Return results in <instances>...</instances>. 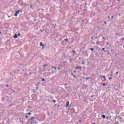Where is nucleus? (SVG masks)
<instances>
[{"label":"nucleus","instance_id":"obj_1","mask_svg":"<svg viewBox=\"0 0 124 124\" xmlns=\"http://www.w3.org/2000/svg\"><path fill=\"white\" fill-rule=\"evenodd\" d=\"M47 45L45 44L44 45L42 42H41L40 44V46H41V47H42V49H44V48H45V46H46Z\"/></svg>","mask_w":124,"mask_h":124},{"label":"nucleus","instance_id":"obj_2","mask_svg":"<svg viewBox=\"0 0 124 124\" xmlns=\"http://www.w3.org/2000/svg\"><path fill=\"white\" fill-rule=\"evenodd\" d=\"M36 118H35L34 117H32L31 118L29 119V121H31V122H32V121H33V120H34V119H36Z\"/></svg>","mask_w":124,"mask_h":124},{"label":"nucleus","instance_id":"obj_3","mask_svg":"<svg viewBox=\"0 0 124 124\" xmlns=\"http://www.w3.org/2000/svg\"><path fill=\"white\" fill-rule=\"evenodd\" d=\"M22 12L21 10H18L16 11V14H19L20 13V12Z\"/></svg>","mask_w":124,"mask_h":124},{"label":"nucleus","instance_id":"obj_4","mask_svg":"<svg viewBox=\"0 0 124 124\" xmlns=\"http://www.w3.org/2000/svg\"><path fill=\"white\" fill-rule=\"evenodd\" d=\"M14 38H15V39L18 38V35L17 34H15L14 36Z\"/></svg>","mask_w":124,"mask_h":124},{"label":"nucleus","instance_id":"obj_5","mask_svg":"<svg viewBox=\"0 0 124 124\" xmlns=\"http://www.w3.org/2000/svg\"><path fill=\"white\" fill-rule=\"evenodd\" d=\"M72 52H73L72 56H73V57H74V56H75L74 54L76 55L77 53H76V52H75V50H73Z\"/></svg>","mask_w":124,"mask_h":124},{"label":"nucleus","instance_id":"obj_6","mask_svg":"<svg viewBox=\"0 0 124 124\" xmlns=\"http://www.w3.org/2000/svg\"><path fill=\"white\" fill-rule=\"evenodd\" d=\"M69 106V101H67L66 102V108H67Z\"/></svg>","mask_w":124,"mask_h":124},{"label":"nucleus","instance_id":"obj_7","mask_svg":"<svg viewBox=\"0 0 124 124\" xmlns=\"http://www.w3.org/2000/svg\"><path fill=\"white\" fill-rule=\"evenodd\" d=\"M103 78H104V80H103V82H106V77L104 76V77H103Z\"/></svg>","mask_w":124,"mask_h":124},{"label":"nucleus","instance_id":"obj_8","mask_svg":"<svg viewBox=\"0 0 124 124\" xmlns=\"http://www.w3.org/2000/svg\"><path fill=\"white\" fill-rule=\"evenodd\" d=\"M77 69H82V68L81 67L77 66V67H76V70H77Z\"/></svg>","mask_w":124,"mask_h":124},{"label":"nucleus","instance_id":"obj_9","mask_svg":"<svg viewBox=\"0 0 124 124\" xmlns=\"http://www.w3.org/2000/svg\"><path fill=\"white\" fill-rule=\"evenodd\" d=\"M101 117H102V118H103V119H106V116H105V115H104V114H102V115H101Z\"/></svg>","mask_w":124,"mask_h":124},{"label":"nucleus","instance_id":"obj_10","mask_svg":"<svg viewBox=\"0 0 124 124\" xmlns=\"http://www.w3.org/2000/svg\"><path fill=\"white\" fill-rule=\"evenodd\" d=\"M77 14H78V12H76L74 13V16H77Z\"/></svg>","mask_w":124,"mask_h":124},{"label":"nucleus","instance_id":"obj_11","mask_svg":"<svg viewBox=\"0 0 124 124\" xmlns=\"http://www.w3.org/2000/svg\"><path fill=\"white\" fill-rule=\"evenodd\" d=\"M25 115H28V116H30V115H31V113L29 112L28 113H26Z\"/></svg>","mask_w":124,"mask_h":124},{"label":"nucleus","instance_id":"obj_12","mask_svg":"<svg viewBox=\"0 0 124 124\" xmlns=\"http://www.w3.org/2000/svg\"><path fill=\"white\" fill-rule=\"evenodd\" d=\"M42 66H44V68H45V67L48 66V64L43 65Z\"/></svg>","mask_w":124,"mask_h":124},{"label":"nucleus","instance_id":"obj_13","mask_svg":"<svg viewBox=\"0 0 124 124\" xmlns=\"http://www.w3.org/2000/svg\"><path fill=\"white\" fill-rule=\"evenodd\" d=\"M89 50H91V51H94V48H89Z\"/></svg>","mask_w":124,"mask_h":124},{"label":"nucleus","instance_id":"obj_14","mask_svg":"<svg viewBox=\"0 0 124 124\" xmlns=\"http://www.w3.org/2000/svg\"><path fill=\"white\" fill-rule=\"evenodd\" d=\"M71 75H72L74 78H76V76H75V75H73V73H72L71 74Z\"/></svg>","mask_w":124,"mask_h":124},{"label":"nucleus","instance_id":"obj_15","mask_svg":"<svg viewBox=\"0 0 124 124\" xmlns=\"http://www.w3.org/2000/svg\"><path fill=\"white\" fill-rule=\"evenodd\" d=\"M51 68H54L55 70H56V69H57V67H56L55 66H52Z\"/></svg>","mask_w":124,"mask_h":124},{"label":"nucleus","instance_id":"obj_16","mask_svg":"<svg viewBox=\"0 0 124 124\" xmlns=\"http://www.w3.org/2000/svg\"><path fill=\"white\" fill-rule=\"evenodd\" d=\"M102 86H103V87H105V86H106V83H103V84H102Z\"/></svg>","mask_w":124,"mask_h":124},{"label":"nucleus","instance_id":"obj_17","mask_svg":"<svg viewBox=\"0 0 124 124\" xmlns=\"http://www.w3.org/2000/svg\"><path fill=\"white\" fill-rule=\"evenodd\" d=\"M14 16H15V17H17V16H18V14L16 13L15 14V15H14Z\"/></svg>","mask_w":124,"mask_h":124},{"label":"nucleus","instance_id":"obj_18","mask_svg":"<svg viewBox=\"0 0 124 124\" xmlns=\"http://www.w3.org/2000/svg\"><path fill=\"white\" fill-rule=\"evenodd\" d=\"M86 79V80H90V79H91V78H85Z\"/></svg>","mask_w":124,"mask_h":124},{"label":"nucleus","instance_id":"obj_19","mask_svg":"<svg viewBox=\"0 0 124 124\" xmlns=\"http://www.w3.org/2000/svg\"><path fill=\"white\" fill-rule=\"evenodd\" d=\"M109 81H110L111 80H112V79H113V78L112 77H110L108 78Z\"/></svg>","mask_w":124,"mask_h":124},{"label":"nucleus","instance_id":"obj_20","mask_svg":"<svg viewBox=\"0 0 124 124\" xmlns=\"http://www.w3.org/2000/svg\"><path fill=\"white\" fill-rule=\"evenodd\" d=\"M52 102L54 103H56V102H57V101H56V100H53L52 101Z\"/></svg>","mask_w":124,"mask_h":124},{"label":"nucleus","instance_id":"obj_21","mask_svg":"<svg viewBox=\"0 0 124 124\" xmlns=\"http://www.w3.org/2000/svg\"><path fill=\"white\" fill-rule=\"evenodd\" d=\"M25 118L26 119H28L29 118V116H28V115H26Z\"/></svg>","mask_w":124,"mask_h":124},{"label":"nucleus","instance_id":"obj_22","mask_svg":"<svg viewBox=\"0 0 124 124\" xmlns=\"http://www.w3.org/2000/svg\"><path fill=\"white\" fill-rule=\"evenodd\" d=\"M17 36H21V34L20 33H18L17 34Z\"/></svg>","mask_w":124,"mask_h":124},{"label":"nucleus","instance_id":"obj_23","mask_svg":"<svg viewBox=\"0 0 124 124\" xmlns=\"http://www.w3.org/2000/svg\"><path fill=\"white\" fill-rule=\"evenodd\" d=\"M113 124H119V122H116V123H114Z\"/></svg>","mask_w":124,"mask_h":124},{"label":"nucleus","instance_id":"obj_24","mask_svg":"<svg viewBox=\"0 0 124 124\" xmlns=\"http://www.w3.org/2000/svg\"><path fill=\"white\" fill-rule=\"evenodd\" d=\"M100 78H101V79H102V78H103L104 76L102 75H101V76H100Z\"/></svg>","mask_w":124,"mask_h":124},{"label":"nucleus","instance_id":"obj_25","mask_svg":"<svg viewBox=\"0 0 124 124\" xmlns=\"http://www.w3.org/2000/svg\"><path fill=\"white\" fill-rule=\"evenodd\" d=\"M15 93V91H13L11 93H10V95H11V93Z\"/></svg>","mask_w":124,"mask_h":124},{"label":"nucleus","instance_id":"obj_26","mask_svg":"<svg viewBox=\"0 0 124 124\" xmlns=\"http://www.w3.org/2000/svg\"><path fill=\"white\" fill-rule=\"evenodd\" d=\"M11 106H13V104H11L9 106V107H11Z\"/></svg>","mask_w":124,"mask_h":124},{"label":"nucleus","instance_id":"obj_27","mask_svg":"<svg viewBox=\"0 0 124 124\" xmlns=\"http://www.w3.org/2000/svg\"><path fill=\"white\" fill-rule=\"evenodd\" d=\"M99 43V42L97 41L96 43V45H98Z\"/></svg>","mask_w":124,"mask_h":124},{"label":"nucleus","instance_id":"obj_28","mask_svg":"<svg viewBox=\"0 0 124 124\" xmlns=\"http://www.w3.org/2000/svg\"><path fill=\"white\" fill-rule=\"evenodd\" d=\"M6 88H9V85L8 84H7L6 85Z\"/></svg>","mask_w":124,"mask_h":124},{"label":"nucleus","instance_id":"obj_29","mask_svg":"<svg viewBox=\"0 0 124 124\" xmlns=\"http://www.w3.org/2000/svg\"><path fill=\"white\" fill-rule=\"evenodd\" d=\"M39 84H40V82H38L37 84L36 85V86L37 87Z\"/></svg>","mask_w":124,"mask_h":124},{"label":"nucleus","instance_id":"obj_30","mask_svg":"<svg viewBox=\"0 0 124 124\" xmlns=\"http://www.w3.org/2000/svg\"><path fill=\"white\" fill-rule=\"evenodd\" d=\"M64 41H68V39H65Z\"/></svg>","mask_w":124,"mask_h":124},{"label":"nucleus","instance_id":"obj_31","mask_svg":"<svg viewBox=\"0 0 124 124\" xmlns=\"http://www.w3.org/2000/svg\"><path fill=\"white\" fill-rule=\"evenodd\" d=\"M28 108H31H31H32V107H31L30 106H28Z\"/></svg>","mask_w":124,"mask_h":124},{"label":"nucleus","instance_id":"obj_32","mask_svg":"<svg viewBox=\"0 0 124 124\" xmlns=\"http://www.w3.org/2000/svg\"><path fill=\"white\" fill-rule=\"evenodd\" d=\"M121 40H122V41H124V37L123 38H122L121 39Z\"/></svg>","mask_w":124,"mask_h":124},{"label":"nucleus","instance_id":"obj_33","mask_svg":"<svg viewBox=\"0 0 124 124\" xmlns=\"http://www.w3.org/2000/svg\"><path fill=\"white\" fill-rule=\"evenodd\" d=\"M42 81L43 82H44V81H45V79L43 78V79H42Z\"/></svg>","mask_w":124,"mask_h":124},{"label":"nucleus","instance_id":"obj_34","mask_svg":"<svg viewBox=\"0 0 124 124\" xmlns=\"http://www.w3.org/2000/svg\"><path fill=\"white\" fill-rule=\"evenodd\" d=\"M32 7V5H31V4H30V8H31Z\"/></svg>","mask_w":124,"mask_h":124},{"label":"nucleus","instance_id":"obj_35","mask_svg":"<svg viewBox=\"0 0 124 124\" xmlns=\"http://www.w3.org/2000/svg\"><path fill=\"white\" fill-rule=\"evenodd\" d=\"M106 119H107V120H109V117H108V116L107 117H106Z\"/></svg>","mask_w":124,"mask_h":124},{"label":"nucleus","instance_id":"obj_36","mask_svg":"<svg viewBox=\"0 0 124 124\" xmlns=\"http://www.w3.org/2000/svg\"><path fill=\"white\" fill-rule=\"evenodd\" d=\"M102 49L103 51H104V50H105V48H102Z\"/></svg>","mask_w":124,"mask_h":124},{"label":"nucleus","instance_id":"obj_37","mask_svg":"<svg viewBox=\"0 0 124 124\" xmlns=\"http://www.w3.org/2000/svg\"><path fill=\"white\" fill-rule=\"evenodd\" d=\"M117 74H119V72H116V73H115V75H117Z\"/></svg>","mask_w":124,"mask_h":124},{"label":"nucleus","instance_id":"obj_38","mask_svg":"<svg viewBox=\"0 0 124 124\" xmlns=\"http://www.w3.org/2000/svg\"><path fill=\"white\" fill-rule=\"evenodd\" d=\"M22 100L23 102H24V101H24V98H22Z\"/></svg>","mask_w":124,"mask_h":124},{"label":"nucleus","instance_id":"obj_39","mask_svg":"<svg viewBox=\"0 0 124 124\" xmlns=\"http://www.w3.org/2000/svg\"><path fill=\"white\" fill-rule=\"evenodd\" d=\"M19 65H20V66H22L24 65V64H20Z\"/></svg>","mask_w":124,"mask_h":124},{"label":"nucleus","instance_id":"obj_40","mask_svg":"<svg viewBox=\"0 0 124 124\" xmlns=\"http://www.w3.org/2000/svg\"><path fill=\"white\" fill-rule=\"evenodd\" d=\"M21 1H22V0H19L18 1V3H20V2H21Z\"/></svg>","mask_w":124,"mask_h":124},{"label":"nucleus","instance_id":"obj_41","mask_svg":"<svg viewBox=\"0 0 124 124\" xmlns=\"http://www.w3.org/2000/svg\"><path fill=\"white\" fill-rule=\"evenodd\" d=\"M56 106H57V104H55L54 108H56Z\"/></svg>","mask_w":124,"mask_h":124},{"label":"nucleus","instance_id":"obj_42","mask_svg":"<svg viewBox=\"0 0 124 124\" xmlns=\"http://www.w3.org/2000/svg\"><path fill=\"white\" fill-rule=\"evenodd\" d=\"M82 64H85V62H82Z\"/></svg>","mask_w":124,"mask_h":124},{"label":"nucleus","instance_id":"obj_43","mask_svg":"<svg viewBox=\"0 0 124 124\" xmlns=\"http://www.w3.org/2000/svg\"><path fill=\"white\" fill-rule=\"evenodd\" d=\"M60 69H61V68L60 67H58L57 70H60Z\"/></svg>","mask_w":124,"mask_h":124},{"label":"nucleus","instance_id":"obj_44","mask_svg":"<svg viewBox=\"0 0 124 124\" xmlns=\"http://www.w3.org/2000/svg\"><path fill=\"white\" fill-rule=\"evenodd\" d=\"M95 7H97V4H96V5L94 6Z\"/></svg>","mask_w":124,"mask_h":124},{"label":"nucleus","instance_id":"obj_45","mask_svg":"<svg viewBox=\"0 0 124 124\" xmlns=\"http://www.w3.org/2000/svg\"><path fill=\"white\" fill-rule=\"evenodd\" d=\"M104 24H107V22L105 21V22H104Z\"/></svg>","mask_w":124,"mask_h":124},{"label":"nucleus","instance_id":"obj_46","mask_svg":"<svg viewBox=\"0 0 124 124\" xmlns=\"http://www.w3.org/2000/svg\"><path fill=\"white\" fill-rule=\"evenodd\" d=\"M77 12H78V14H79V13H80V11H78Z\"/></svg>","mask_w":124,"mask_h":124},{"label":"nucleus","instance_id":"obj_47","mask_svg":"<svg viewBox=\"0 0 124 124\" xmlns=\"http://www.w3.org/2000/svg\"><path fill=\"white\" fill-rule=\"evenodd\" d=\"M66 95L68 96H69V93H67Z\"/></svg>","mask_w":124,"mask_h":124},{"label":"nucleus","instance_id":"obj_48","mask_svg":"<svg viewBox=\"0 0 124 124\" xmlns=\"http://www.w3.org/2000/svg\"><path fill=\"white\" fill-rule=\"evenodd\" d=\"M116 35H119V33H116Z\"/></svg>","mask_w":124,"mask_h":124},{"label":"nucleus","instance_id":"obj_49","mask_svg":"<svg viewBox=\"0 0 124 124\" xmlns=\"http://www.w3.org/2000/svg\"><path fill=\"white\" fill-rule=\"evenodd\" d=\"M79 123H82V121H81V120H79Z\"/></svg>","mask_w":124,"mask_h":124},{"label":"nucleus","instance_id":"obj_50","mask_svg":"<svg viewBox=\"0 0 124 124\" xmlns=\"http://www.w3.org/2000/svg\"><path fill=\"white\" fill-rule=\"evenodd\" d=\"M119 119H120V120H122V117H119Z\"/></svg>","mask_w":124,"mask_h":124},{"label":"nucleus","instance_id":"obj_51","mask_svg":"<svg viewBox=\"0 0 124 124\" xmlns=\"http://www.w3.org/2000/svg\"><path fill=\"white\" fill-rule=\"evenodd\" d=\"M109 76H111V77H112V76H113V75L110 74V75H109Z\"/></svg>","mask_w":124,"mask_h":124},{"label":"nucleus","instance_id":"obj_52","mask_svg":"<svg viewBox=\"0 0 124 124\" xmlns=\"http://www.w3.org/2000/svg\"><path fill=\"white\" fill-rule=\"evenodd\" d=\"M13 73L15 74V73H16V71H13Z\"/></svg>","mask_w":124,"mask_h":124},{"label":"nucleus","instance_id":"obj_53","mask_svg":"<svg viewBox=\"0 0 124 124\" xmlns=\"http://www.w3.org/2000/svg\"><path fill=\"white\" fill-rule=\"evenodd\" d=\"M114 18V16H111V19H113Z\"/></svg>","mask_w":124,"mask_h":124},{"label":"nucleus","instance_id":"obj_54","mask_svg":"<svg viewBox=\"0 0 124 124\" xmlns=\"http://www.w3.org/2000/svg\"><path fill=\"white\" fill-rule=\"evenodd\" d=\"M72 109L73 110L74 112H75V109H74V108H72Z\"/></svg>","mask_w":124,"mask_h":124},{"label":"nucleus","instance_id":"obj_55","mask_svg":"<svg viewBox=\"0 0 124 124\" xmlns=\"http://www.w3.org/2000/svg\"><path fill=\"white\" fill-rule=\"evenodd\" d=\"M109 54H110V52H109V51H108V55H109Z\"/></svg>","mask_w":124,"mask_h":124},{"label":"nucleus","instance_id":"obj_56","mask_svg":"<svg viewBox=\"0 0 124 124\" xmlns=\"http://www.w3.org/2000/svg\"><path fill=\"white\" fill-rule=\"evenodd\" d=\"M5 97H6V98H9L8 96H6Z\"/></svg>","mask_w":124,"mask_h":124},{"label":"nucleus","instance_id":"obj_57","mask_svg":"<svg viewBox=\"0 0 124 124\" xmlns=\"http://www.w3.org/2000/svg\"><path fill=\"white\" fill-rule=\"evenodd\" d=\"M82 53L83 54H84V53H85V51H83L82 52Z\"/></svg>","mask_w":124,"mask_h":124},{"label":"nucleus","instance_id":"obj_58","mask_svg":"<svg viewBox=\"0 0 124 124\" xmlns=\"http://www.w3.org/2000/svg\"><path fill=\"white\" fill-rule=\"evenodd\" d=\"M74 73H76V71H74Z\"/></svg>","mask_w":124,"mask_h":124},{"label":"nucleus","instance_id":"obj_59","mask_svg":"<svg viewBox=\"0 0 124 124\" xmlns=\"http://www.w3.org/2000/svg\"><path fill=\"white\" fill-rule=\"evenodd\" d=\"M107 45H109V43H107Z\"/></svg>","mask_w":124,"mask_h":124},{"label":"nucleus","instance_id":"obj_60","mask_svg":"<svg viewBox=\"0 0 124 124\" xmlns=\"http://www.w3.org/2000/svg\"><path fill=\"white\" fill-rule=\"evenodd\" d=\"M36 90H38V87H36Z\"/></svg>","mask_w":124,"mask_h":124},{"label":"nucleus","instance_id":"obj_61","mask_svg":"<svg viewBox=\"0 0 124 124\" xmlns=\"http://www.w3.org/2000/svg\"><path fill=\"white\" fill-rule=\"evenodd\" d=\"M64 86H67V84H65Z\"/></svg>","mask_w":124,"mask_h":124},{"label":"nucleus","instance_id":"obj_62","mask_svg":"<svg viewBox=\"0 0 124 124\" xmlns=\"http://www.w3.org/2000/svg\"><path fill=\"white\" fill-rule=\"evenodd\" d=\"M91 97H93V95H91Z\"/></svg>","mask_w":124,"mask_h":124},{"label":"nucleus","instance_id":"obj_63","mask_svg":"<svg viewBox=\"0 0 124 124\" xmlns=\"http://www.w3.org/2000/svg\"><path fill=\"white\" fill-rule=\"evenodd\" d=\"M118 89H116L115 90V91H118Z\"/></svg>","mask_w":124,"mask_h":124},{"label":"nucleus","instance_id":"obj_64","mask_svg":"<svg viewBox=\"0 0 124 124\" xmlns=\"http://www.w3.org/2000/svg\"><path fill=\"white\" fill-rule=\"evenodd\" d=\"M82 49H85V47H82Z\"/></svg>","mask_w":124,"mask_h":124}]
</instances>
